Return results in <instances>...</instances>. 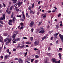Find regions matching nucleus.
I'll use <instances>...</instances> for the list:
<instances>
[{
  "mask_svg": "<svg viewBox=\"0 0 63 63\" xmlns=\"http://www.w3.org/2000/svg\"><path fill=\"white\" fill-rule=\"evenodd\" d=\"M8 56L6 55L5 56V58H4L5 59H7L8 58Z\"/></svg>",
  "mask_w": 63,
  "mask_h": 63,
  "instance_id": "bb28decb",
  "label": "nucleus"
},
{
  "mask_svg": "<svg viewBox=\"0 0 63 63\" xmlns=\"http://www.w3.org/2000/svg\"><path fill=\"white\" fill-rule=\"evenodd\" d=\"M14 14L13 12H12V14L11 17L12 18H13L14 17Z\"/></svg>",
  "mask_w": 63,
  "mask_h": 63,
  "instance_id": "ddd939ff",
  "label": "nucleus"
},
{
  "mask_svg": "<svg viewBox=\"0 0 63 63\" xmlns=\"http://www.w3.org/2000/svg\"><path fill=\"white\" fill-rule=\"evenodd\" d=\"M20 25L21 26H22V25H23V23L22 22H21L20 23Z\"/></svg>",
  "mask_w": 63,
  "mask_h": 63,
  "instance_id": "49530a36",
  "label": "nucleus"
},
{
  "mask_svg": "<svg viewBox=\"0 0 63 63\" xmlns=\"http://www.w3.org/2000/svg\"><path fill=\"white\" fill-rule=\"evenodd\" d=\"M59 34V32H58L57 33H55L54 34V36H57V35H58Z\"/></svg>",
  "mask_w": 63,
  "mask_h": 63,
  "instance_id": "7c9ffc66",
  "label": "nucleus"
},
{
  "mask_svg": "<svg viewBox=\"0 0 63 63\" xmlns=\"http://www.w3.org/2000/svg\"><path fill=\"white\" fill-rule=\"evenodd\" d=\"M34 50H38V49L36 48H34Z\"/></svg>",
  "mask_w": 63,
  "mask_h": 63,
  "instance_id": "8fccbe9b",
  "label": "nucleus"
},
{
  "mask_svg": "<svg viewBox=\"0 0 63 63\" xmlns=\"http://www.w3.org/2000/svg\"><path fill=\"white\" fill-rule=\"evenodd\" d=\"M28 9L29 10H31V7L30 6H29L28 7Z\"/></svg>",
  "mask_w": 63,
  "mask_h": 63,
  "instance_id": "c85d7f7f",
  "label": "nucleus"
},
{
  "mask_svg": "<svg viewBox=\"0 0 63 63\" xmlns=\"http://www.w3.org/2000/svg\"><path fill=\"white\" fill-rule=\"evenodd\" d=\"M26 16L27 17V18H29V16L28 15V16Z\"/></svg>",
  "mask_w": 63,
  "mask_h": 63,
  "instance_id": "338daca9",
  "label": "nucleus"
},
{
  "mask_svg": "<svg viewBox=\"0 0 63 63\" xmlns=\"http://www.w3.org/2000/svg\"><path fill=\"white\" fill-rule=\"evenodd\" d=\"M22 2H21L20 1H19L18 4V6H19V7H20V6H21V4H22Z\"/></svg>",
  "mask_w": 63,
  "mask_h": 63,
  "instance_id": "f8f14e48",
  "label": "nucleus"
},
{
  "mask_svg": "<svg viewBox=\"0 0 63 63\" xmlns=\"http://www.w3.org/2000/svg\"><path fill=\"white\" fill-rule=\"evenodd\" d=\"M54 39H57V36H55L54 37Z\"/></svg>",
  "mask_w": 63,
  "mask_h": 63,
  "instance_id": "5fc2aeb1",
  "label": "nucleus"
},
{
  "mask_svg": "<svg viewBox=\"0 0 63 63\" xmlns=\"http://www.w3.org/2000/svg\"><path fill=\"white\" fill-rule=\"evenodd\" d=\"M3 6H4V7H6V5H5V4L4 3L3 4Z\"/></svg>",
  "mask_w": 63,
  "mask_h": 63,
  "instance_id": "4c0bfd02",
  "label": "nucleus"
},
{
  "mask_svg": "<svg viewBox=\"0 0 63 63\" xmlns=\"http://www.w3.org/2000/svg\"><path fill=\"white\" fill-rule=\"evenodd\" d=\"M30 13H33V11H32V10H30Z\"/></svg>",
  "mask_w": 63,
  "mask_h": 63,
  "instance_id": "3c124183",
  "label": "nucleus"
},
{
  "mask_svg": "<svg viewBox=\"0 0 63 63\" xmlns=\"http://www.w3.org/2000/svg\"><path fill=\"white\" fill-rule=\"evenodd\" d=\"M12 41H13V44H15V43H16V39L14 38L13 39Z\"/></svg>",
  "mask_w": 63,
  "mask_h": 63,
  "instance_id": "1a4fd4ad",
  "label": "nucleus"
},
{
  "mask_svg": "<svg viewBox=\"0 0 63 63\" xmlns=\"http://www.w3.org/2000/svg\"><path fill=\"white\" fill-rule=\"evenodd\" d=\"M34 59H32L31 60V61L32 63L33 62V61H34Z\"/></svg>",
  "mask_w": 63,
  "mask_h": 63,
  "instance_id": "79ce46f5",
  "label": "nucleus"
},
{
  "mask_svg": "<svg viewBox=\"0 0 63 63\" xmlns=\"http://www.w3.org/2000/svg\"><path fill=\"white\" fill-rule=\"evenodd\" d=\"M12 20V21L13 23L15 22V19H13Z\"/></svg>",
  "mask_w": 63,
  "mask_h": 63,
  "instance_id": "f704fd0d",
  "label": "nucleus"
},
{
  "mask_svg": "<svg viewBox=\"0 0 63 63\" xmlns=\"http://www.w3.org/2000/svg\"><path fill=\"white\" fill-rule=\"evenodd\" d=\"M13 6H12L10 8V10H13Z\"/></svg>",
  "mask_w": 63,
  "mask_h": 63,
  "instance_id": "b1692460",
  "label": "nucleus"
},
{
  "mask_svg": "<svg viewBox=\"0 0 63 63\" xmlns=\"http://www.w3.org/2000/svg\"><path fill=\"white\" fill-rule=\"evenodd\" d=\"M23 17H24V19H25V16L24 15V14L23 15Z\"/></svg>",
  "mask_w": 63,
  "mask_h": 63,
  "instance_id": "de8ad7c7",
  "label": "nucleus"
},
{
  "mask_svg": "<svg viewBox=\"0 0 63 63\" xmlns=\"http://www.w3.org/2000/svg\"><path fill=\"white\" fill-rule=\"evenodd\" d=\"M12 41V39L8 38V42L9 43H10Z\"/></svg>",
  "mask_w": 63,
  "mask_h": 63,
  "instance_id": "f3484780",
  "label": "nucleus"
},
{
  "mask_svg": "<svg viewBox=\"0 0 63 63\" xmlns=\"http://www.w3.org/2000/svg\"><path fill=\"white\" fill-rule=\"evenodd\" d=\"M49 61V58L47 57L46 58V61L45 62V63H47V61Z\"/></svg>",
  "mask_w": 63,
  "mask_h": 63,
  "instance_id": "9b49d317",
  "label": "nucleus"
},
{
  "mask_svg": "<svg viewBox=\"0 0 63 63\" xmlns=\"http://www.w3.org/2000/svg\"><path fill=\"white\" fill-rule=\"evenodd\" d=\"M3 19V18L2 17H1L0 18V20H2Z\"/></svg>",
  "mask_w": 63,
  "mask_h": 63,
  "instance_id": "a18cd8bd",
  "label": "nucleus"
},
{
  "mask_svg": "<svg viewBox=\"0 0 63 63\" xmlns=\"http://www.w3.org/2000/svg\"><path fill=\"white\" fill-rule=\"evenodd\" d=\"M8 35V33H3V35L4 36H7V35Z\"/></svg>",
  "mask_w": 63,
  "mask_h": 63,
  "instance_id": "4be33fe9",
  "label": "nucleus"
},
{
  "mask_svg": "<svg viewBox=\"0 0 63 63\" xmlns=\"http://www.w3.org/2000/svg\"><path fill=\"white\" fill-rule=\"evenodd\" d=\"M18 62L19 63H23V60L21 58H19L18 59Z\"/></svg>",
  "mask_w": 63,
  "mask_h": 63,
  "instance_id": "39448f33",
  "label": "nucleus"
},
{
  "mask_svg": "<svg viewBox=\"0 0 63 63\" xmlns=\"http://www.w3.org/2000/svg\"><path fill=\"white\" fill-rule=\"evenodd\" d=\"M33 31H34V29L33 28H32L31 30V31L32 32H33Z\"/></svg>",
  "mask_w": 63,
  "mask_h": 63,
  "instance_id": "37998d69",
  "label": "nucleus"
},
{
  "mask_svg": "<svg viewBox=\"0 0 63 63\" xmlns=\"http://www.w3.org/2000/svg\"><path fill=\"white\" fill-rule=\"evenodd\" d=\"M8 38H6V39H5L4 40V42H6L7 41H8Z\"/></svg>",
  "mask_w": 63,
  "mask_h": 63,
  "instance_id": "412c9836",
  "label": "nucleus"
},
{
  "mask_svg": "<svg viewBox=\"0 0 63 63\" xmlns=\"http://www.w3.org/2000/svg\"><path fill=\"white\" fill-rule=\"evenodd\" d=\"M29 61V60H28V59H27V60H26V62H27L28 63H30V62H28V61Z\"/></svg>",
  "mask_w": 63,
  "mask_h": 63,
  "instance_id": "ea45409f",
  "label": "nucleus"
},
{
  "mask_svg": "<svg viewBox=\"0 0 63 63\" xmlns=\"http://www.w3.org/2000/svg\"><path fill=\"white\" fill-rule=\"evenodd\" d=\"M21 15H20L19 16L18 15H17V17H21Z\"/></svg>",
  "mask_w": 63,
  "mask_h": 63,
  "instance_id": "72a5a7b5",
  "label": "nucleus"
},
{
  "mask_svg": "<svg viewBox=\"0 0 63 63\" xmlns=\"http://www.w3.org/2000/svg\"><path fill=\"white\" fill-rule=\"evenodd\" d=\"M13 1V3L14 4H15V3H16V1L17 2V0H14Z\"/></svg>",
  "mask_w": 63,
  "mask_h": 63,
  "instance_id": "a878e982",
  "label": "nucleus"
},
{
  "mask_svg": "<svg viewBox=\"0 0 63 63\" xmlns=\"http://www.w3.org/2000/svg\"><path fill=\"white\" fill-rule=\"evenodd\" d=\"M47 55L49 56L50 57V56H51V54L50 53H47Z\"/></svg>",
  "mask_w": 63,
  "mask_h": 63,
  "instance_id": "5701e85b",
  "label": "nucleus"
},
{
  "mask_svg": "<svg viewBox=\"0 0 63 63\" xmlns=\"http://www.w3.org/2000/svg\"><path fill=\"white\" fill-rule=\"evenodd\" d=\"M21 21H24V19H21Z\"/></svg>",
  "mask_w": 63,
  "mask_h": 63,
  "instance_id": "680f3d73",
  "label": "nucleus"
},
{
  "mask_svg": "<svg viewBox=\"0 0 63 63\" xmlns=\"http://www.w3.org/2000/svg\"><path fill=\"white\" fill-rule=\"evenodd\" d=\"M24 39H27V38L26 37H23Z\"/></svg>",
  "mask_w": 63,
  "mask_h": 63,
  "instance_id": "e2e57ef3",
  "label": "nucleus"
},
{
  "mask_svg": "<svg viewBox=\"0 0 63 63\" xmlns=\"http://www.w3.org/2000/svg\"><path fill=\"white\" fill-rule=\"evenodd\" d=\"M35 56V57L36 58H38L39 57V56H38V55H36Z\"/></svg>",
  "mask_w": 63,
  "mask_h": 63,
  "instance_id": "c9c22d12",
  "label": "nucleus"
},
{
  "mask_svg": "<svg viewBox=\"0 0 63 63\" xmlns=\"http://www.w3.org/2000/svg\"><path fill=\"white\" fill-rule=\"evenodd\" d=\"M26 44H27V45H30V44H31L32 43V42H26Z\"/></svg>",
  "mask_w": 63,
  "mask_h": 63,
  "instance_id": "a211bd4d",
  "label": "nucleus"
},
{
  "mask_svg": "<svg viewBox=\"0 0 63 63\" xmlns=\"http://www.w3.org/2000/svg\"><path fill=\"white\" fill-rule=\"evenodd\" d=\"M23 29V27H20V30H21V29Z\"/></svg>",
  "mask_w": 63,
  "mask_h": 63,
  "instance_id": "6e6d98bb",
  "label": "nucleus"
},
{
  "mask_svg": "<svg viewBox=\"0 0 63 63\" xmlns=\"http://www.w3.org/2000/svg\"><path fill=\"white\" fill-rule=\"evenodd\" d=\"M2 41H3V37L2 36H0V42L2 43H3L4 42Z\"/></svg>",
  "mask_w": 63,
  "mask_h": 63,
  "instance_id": "0eeeda50",
  "label": "nucleus"
},
{
  "mask_svg": "<svg viewBox=\"0 0 63 63\" xmlns=\"http://www.w3.org/2000/svg\"><path fill=\"white\" fill-rule=\"evenodd\" d=\"M16 34H14V35H13V36H12V37L13 39H15L16 38Z\"/></svg>",
  "mask_w": 63,
  "mask_h": 63,
  "instance_id": "6ab92c4d",
  "label": "nucleus"
},
{
  "mask_svg": "<svg viewBox=\"0 0 63 63\" xmlns=\"http://www.w3.org/2000/svg\"><path fill=\"white\" fill-rule=\"evenodd\" d=\"M39 44V42L37 41H35L34 43V45L35 46H38Z\"/></svg>",
  "mask_w": 63,
  "mask_h": 63,
  "instance_id": "20e7f679",
  "label": "nucleus"
},
{
  "mask_svg": "<svg viewBox=\"0 0 63 63\" xmlns=\"http://www.w3.org/2000/svg\"><path fill=\"white\" fill-rule=\"evenodd\" d=\"M9 49H7L6 50L7 52H8V53L9 52Z\"/></svg>",
  "mask_w": 63,
  "mask_h": 63,
  "instance_id": "58836bf2",
  "label": "nucleus"
},
{
  "mask_svg": "<svg viewBox=\"0 0 63 63\" xmlns=\"http://www.w3.org/2000/svg\"><path fill=\"white\" fill-rule=\"evenodd\" d=\"M16 11H17V12H18V11H19V9H16Z\"/></svg>",
  "mask_w": 63,
  "mask_h": 63,
  "instance_id": "69168bd1",
  "label": "nucleus"
},
{
  "mask_svg": "<svg viewBox=\"0 0 63 63\" xmlns=\"http://www.w3.org/2000/svg\"><path fill=\"white\" fill-rule=\"evenodd\" d=\"M16 41H20V39L19 38H18L16 39Z\"/></svg>",
  "mask_w": 63,
  "mask_h": 63,
  "instance_id": "aec40b11",
  "label": "nucleus"
},
{
  "mask_svg": "<svg viewBox=\"0 0 63 63\" xmlns=\"http://www.w3.org/2000/svg\"><path fill=\"white\" fill-rule=\"evenodd\" d=\"M11 11H6V13H7V14L8 15L11 14Z\"/></svg>",
  "mask_w": 63,
  "mask_h": 63,
  "instance_id": "4468645a",
  "label": "nucleus"
},
{
  "mask_svg": "<svg viewBox=\"0 0 63 63\" xmlns=\"http://www.w3.org/2000/svg\"><path fill=\"white\" fill-rule=\"evenodd\" d=\"M0 23L1 24H3V23L2 21H0Z\"/></svg>",
  "mask_w": 63,
  "mask_h": 63,
  "instance_id": "e433bc0d",
  "label": "nucleus"
},
{
  "mask_svg": "<svg viewBox=\"0 0 63 63\" xmlns=\"http://www.w3.org/2000/svg\"><path fill=\"white\" fill-rule=\"evenodd\" d=\"M2 17L3 18V19H5V14L3 15Z\"/></svg>",
  "mask_w": 63,
  "mask_h": 63,
  "instance_id": "393cba45",
  "label": "nucleus"
},
{
  "mask_svg": "<svg viewBox=\"0 0 63 63\" xmlns=\"http://www.w3.org/2000/svg\"><path fill=\"white\" fill-rule=\"evenodd\" d=\"M8 24L9 25H12L13 23L12 22H8Z\"/></svg>",
  "mask_w": 63,
  "mask_h": 63,
  "instance_id": "cd10ccee",
  "label": "nucleus"
},
{
  "mask_svg": "<svg viewBox=\"0 0 63 63\" xmlns=\"http://www.w3.org/2000/svg\"><path fill=\"white\" fill-rule=\"evenodd\" d=\"M59 36L60 38L61 39V40L63 43V35H62L61 34H59Z\"/></svg>",
  "mask_w": 63,
  "mask_h": 63,
  "instance_id": "7ed1b4c3",
  "label": "nucleus"
},
{
  "mask_svg": "<svg viewBox=\"0 0 63 63\" xmlns=\"http://www.w3.org/2000/svg\"><path fill=\"white\" fill-rule=\"evenodd\" d=\"M48 50H50V47H48Z\"/></svg>",
  "mask_w": 63,
  "mask_h": 63,
  "instance_id": "052dcab7",
  "label": "nucleus"
},
{
  "mask_svg": "<svg viewBox=\"0 0 63 63\" xmlns=\"http://www.w3.org/2000/svg\"><path fill=\"white\" fill-rule=\"evenodd\" d=\"M35 62L36 63H37L38 62V60H36L35 61Z\"/></svg>",
  "mask_w": 63,
  "mask_h": 63,
  "instance_id": "a19ab883",
  "label": "nucleus"
},
{
  "mask_svg": "<svg viewBox=\"0 0 63 63\" xmlns=\"http://www.w3.org/2000/svg\"><path fill=\"white\" fill-rule=\"evenodd\" d=\"M61 14H60L59 15H58V17H59L60 16H61Z\"/></svg>",
  "mask_w": 63,
  "mask_h": 63,
  "instance_id": "774afa93",
  "label": "nucleus"
},
{
  "mask_svg": "<svg viewBox=\"0 0 63 63\" xmlns=\"http://www.w3.org/2000/svg\"><path fill=\"white\" fill-rule=\"evenodd\" d=\"M9 22H12V20L10 19L9 20Z\"/></svg>",
  "mask_w": 63,
  "mask_h": 63,
  "instance_id": "864d4df0",
  "label": "nucleus"
},
{
  "mask_svg": "<svg viewBox=\"0 0 63 63\" xmlns=\"http://www.w3.org/2000/svg\"><path fill=\"white\" fill-rule=\"evenodd\" d=\"M24 47V45H23V46H21L20 47L21 48H23Z\"/></svg>",
  "mask_w": 63,
  "mask_h": 63,
  "instance_id": "c756f323",
  "label": "nucleus"
},
{
  "mask_svg": "<svg viewBox=\"0 0 63 63\" xmlns=\"http://www.w3.org/2000/svg\"><path fill=\"white\" fill-rule=\"evenodd\" d=\"M34 3H33V4H32V8H34Z\"/></svg>",
  "mask_w": 63,
  "mask_h": 63,
  "instance_id": "4d7b16f0",
  "label": "nucleus"
},
{
  "mask_svg": "<svg viewBox=\"0 0 63 63\" xmlns=\"http://www.w3.org/2000/svg\"><path fill=\"white\" fill-rule=\"evenodd\" d=\"M60 26H63V25H62V24H61L60 25Z\"/></svg>",
  "mask_w": 63,
  "mask_h": 63,
  "instance_id": "0e129e2a",
  "label": "nucleus"
},
{
  "mask_svg": "<svg viewBox=\"0 0 63 63\" xmlns=\"http://www.w3.org/2000/svg\"><path fill=\"white\" fill-rule=\"evenodd\" d=\"M31 41H32L33 40V37H31Z\"/></svg>",
  "mask_w": 63,
  "mask_h": 63,
  "instance_id": "473e14b6",
  "label": "nucleus"
},
{
  "mask_svg": "<svg viewBox=\"0 0 63 63\" xmlns=\"http://www.w3.org/2000/svg\"><path fill=\"white\" fill-rule=\"evenodd\" d=\"M51 60L53 62V63H57V62H56V59L54 58H53L51 59Z\"/></svg>",
  "mask_w": 63,
  "mask_h": 63,
  "instance_id": "f03ea898",
  "label": "nucleus"
},
{
  "mask_svg": "<svg viewBox=\"0 0 63 63\" xmlns=\"http://www.w3.org/2000/svg\"><path fill=\"white\" fill-rule=\"evenodd\" d=\"M0 58H1L2 59H3V56L1 55L0 56Z\"/></svg>",
  "mask_w": 63,
  "mask_h": 63,
  "instance_id": "09e8293b",
  "label": "nucleus"
},
{
  "mask_svg": "<svg viewBox=\"0 0 63 63\" xmlns=\"http://www.w3.org/2000/svg\"><path fill=\"white\" fill-rule=\"evenodd\" d=\"M42 23V21L40 22L38 24L39 25H41V23Z\"/></svg>",
  "mask_w": 63,
  "mask_h": 63,
  "instance_id": "c03bdc74",
  "label": "nucleus"
},
{
  "mask_svg": "<svg viewBox=\"0 0 63 63\" xmlns=\"http://www.w3.org/2000/svg\"><path fill=\"white\" fill-rule=\"evenodd\" d=\"M9 42H8V41L6 42L5 44L6 45V46H8V45L9 44Z\"/></svg>",
  "mask_w": 63,
  "mask_h": 63,
  "instance_id": "2f4dec72",
  "label": "nucleus"
},
{
  "mask_svg": "<svg viewBox=\"0 0 63 63\" xmlns=\"http://www.w3.org/2000/svg\"><path fill=\"white\" fill-rule=\"evenodd\" d=\"M2 6V5L1 4H0V9H1L2 7H1V6Z\"/></svg>",
  "mask_w": 63,
  "mask_h": 63,
  "instance_id": "bf43d9fd",
  "label": "nucleus"
},
{
  "mask_svg": "<svg viewBox=\"0 0 63 63\" xmlns=\"http://www.w3.org/2000/svg\"><path fill=\"white\" fill-rule=\"evenodd\" d=\"M55 12V10L54 9L53 10V11H52V13H54V12Z\"/></svg>",
  "mask_w": 63,
  "mask_h": 63,
  "instance_id": "13d9d810",
  "label": "nucleus"
},
{
  "mask_svg": "<svg viewBox=\"0 0 63 63\" xmlns=\"http://www.w3.org/2000/svg\"><path fill=\"white\" fill-rule=\"evenodd\" d=\"M44 29H45L44 28L40 27L37 30V31H40L41 30H44Z\"/></svg>",
  "mask_w": 63,
  "mask_h": 63,
  "instance_id": "9d476101",
  "label": "nucleus"
},
{
  "mask_svg": "<svg viewBox=\"0 0 63 63\" xmlns=\"http://www.w3.org/2000/svg\"><path fill=\"white\" fill-rule=\"evenodd\" d=\"M47 36H48V34L46 35V36H44L42 38L41 41H43L44 39H47V37H47Z\"/></svg>",
  "mask_w": 63,
  "mask_h": 63,
  "instance_id": "423d86ee",
  "label": "nucleus"
},
{
  "mask_svg": "<svg viewBox=\"0 0 63 63\" xmlns=\"http://www.w3.org/2000/svg\"><path fill=\"white\" fill-rule=\"evenodd\" d=\"M59 50H62V48H60L59 49Z\"/></svg>",
  "mask_w": 63,
  "mask_h": 63,
  "instance_id": "603ef678",
  "label": "nucleus"
},
{
  "mask_svg": "<svg viewBox=\"0 0 63 63\" xmlns=\"http://www.w3.org/2000/svg\"><path fill=\"white\" fill-rule=\"evenodd\" d=\"M58 55L60 59H61V58L62 57V56H61V53H59L58 54Z\"/></svg>",
  "mask_w": 63,
  "mask_h": 63,
  "instance_id": "2eb2a0df",
  "label": "nucleus"
},
{
  "mask_svg": "<svg viewBox=\"0 0 63 63\" xmlns=\"http://www.w3.org/2000/svg\"><path fill=\"white\" fill-rule=\"evenodd\" d=\"M34 21H32L30 23L29 26L30 27H32L33 26V25H34Z\"/></svg>",
  "mask_w": 63,
  "mask_h": 63,
  "instance_id": "f257e3e1",
  "label": "nucleus"
},
{
  "mask_svg": "<svg viewBox=\"0 0 63 63\" xmlns=\"http://www.w3.org/2000/svg\"><path fill=\"white\" fill-rule=\"evenodd\" d=\"M59 28V26L58 25H56V29H58Z\"/></svg>",
  "mask_w": 63,
  "mask_h": 63,
  "instance_id": "dca6fc26",
  "label": "nucleus"
},
{
  "mask_svg": "<svg viewBox=\"0 0 63 63\" xmlns=\"http://www.w3.org/2000/svg\"><path fill=\"white\" fill-rule=\"evenodd\" d=\"M45 32V31L44 30H41L40 32H38L39 33H42V34H44V33Z\"/></svg>",
  "mask_w": 63,
  "mask_h": 63,
  "instance_id": "6e6552de",
  "label": "nucleus"
}]
</instances>
